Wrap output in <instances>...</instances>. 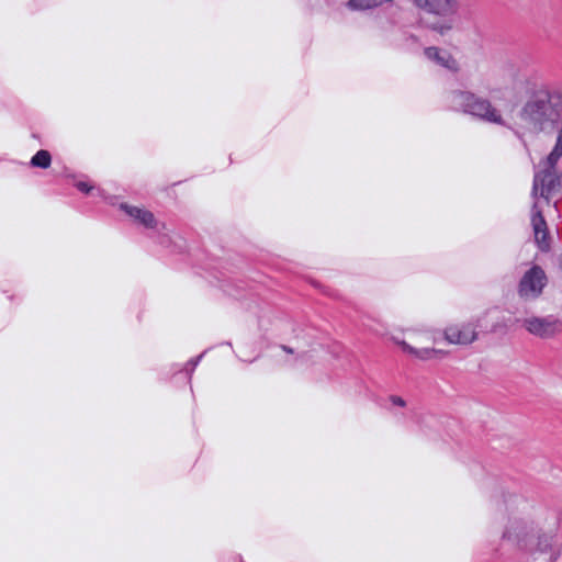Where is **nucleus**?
<instances>
[{
	"label": "nucleus",
	"mask_w": 562,
	"mask_h": 562,
	"mask_svg": "<svg viewBox=\"0 0 562 562\" xmlns=\"http://www.w3.org/2000/svg\"><path fill=\"white\" fill-rule=\"evenodd\" d=\"M457 103L464 111L477 115L488 122L508 124L518 134L544 132L549 128L553 110L544 97L529 100L522 108L514 112L509 121H505L501 112L486 100L476 98L471 93L462 92L457 97Z\"/></svg>",
	"instance_id": "1"
},
{
	"label": "nucleus",
	"mask_w": 562,
	"mask_h": 562,
	"mask_svg": "<svg viewBox=\"0 0 562 562\" xmlns=\"http://www.w3.org/2000/svg\"><path fill=\"white\" fill-rule=\"evenodd\" d=\"M387 337L402 352L420 360H432L442 355L430 344L432 335L418 327H395L387 331Z\"/></svg>",
	"instance_id": "2"
},
{
	"label": "nucleus",
	"mask_w": 562,
	"mask_h": 562,
	"mask_svg": "<svg viewBox=\"0 0 562 562\" xmlns=\"http://www.w3.org/2000/svg\"><path fill=\"white\" fill-rule=\"evenodd\" d=\"M414 4L428 16L424 26L440 36L450 34L456 27L457 0H413Z\"/></svg>",
	"instance_id": "3"
},
{
	"label": "nucleus",
	"mask_w": 562,
	"mask_h": 562,
	"mask_svg": "<svg viewBox=\"0 0 562 562\" xmlns=\"http://www.w3.org/2000/svg\"><path fill=\"white\" fill-rule=\"evenodd\" d=\"M562 188V173L555 169V165L549 166L546 159L541 162V170L535 177L533 194L540 195L544 202L550 195Z\"/></svg>",
	"instance_id": "4"
},
{
	"label": "nucleus",
	"mask_w": 562,
	"mask_h": 562,
	"mask_svg": "<svg viewBox=\"0 0 562 562\" xmlns=\"http://www.w3.org/2000/svg\"><path fill=\"white\" fill-rule=\"evenodd\" d=\"M547 279L544 272L539 267H532L527 270L519 283V294L526 299H532L538 296L544 285Z\"/></svg>",
	"instance_id": "5"
},
{
	"label": "nucleus",
	"mask_w": 562,
	"mask_h": 562,
	"mask_svg": "<svg viewBox=\"0 0 562 562\" xmlns=\"http://www.w3.org/2000/svg\"><path fill=\"white\" fill-rule=\"evenodd\" d=\"M443 337L449 344L469 345L476 339L477 333L471 323L450 324L443 329Z\"/></svg>",
	"instance_id": "6"
},
{
	"label": "nucleus",
	"mask_w": 562,
	"mask_h": 562,
	"mask_svg": "<svg viewBox=\"0 0 562 562\" xmlns=\"http://www.w3.org/2000/svg\"><path fill=\"white\" fill-rule=\"evenodd\" d=\"M425 58L448 70L456 71L459 69L458 60L446 49L436 46H429L424 49Z\"/></svg>",
	"instance_id": "7"
},
{
	"label": "nucleus",
	"mask_w": 562,
	"mask_h": 562,
	"mask_svg": "<svg viewBox=\"0 0 562 562\" xmlns=\"http://www.w3.org/2000/svg\"><path fill=\"white\" fill-rule=\"evenodd\" d=\"M525 328L533 335L549 337L559 330V324L551 318L531 317L525 321Z\"/></svg>",
	"instance_id": "8"
},
{
	"label": "nucleus",
	"mask_w": 562,
	"mask_h": 562,
	"mask_svg": "<svg viewBox=\"0 0 562 562\" xmlns=\"http://www.w3.org/2000/svg\"><path fill=\"white\" fill-rule=\"evenodd\" d=\"M120 209L125 212V214L134 222L142 224L145 227H155L157 224V221L155 220L154 214L135 204L130 203H122L120 205Z\"/></svg>",
	"instance_id": "9"
},
{
	"label": "nucleus",
	"mask_w": 562,
	"mask_h": 562,
	"mask_svg": "<svg viewBox=\"0 0 562 562\" xmlns=\"http://www.w3.org/2000/svg\"><path fill=\"white\" fill-rule=\"evenodd\" d=\"M562 158V121L559 122L555 128L554 144L546 157V164L549 166L557 165Z\"/></svg>",
	"instance_id": "10"
},
{
	"label": "nucleus",
	"mask_w": 562,
	"mask_h": 562,
	"mask_svg": "<svg viewBox=\"0 0 562 562\" xmlns=\"http://www.w3.org/2000/svg\"><path fill=\"white\" fill-rule=\"evenodd\" d=\"M536 241L541 246H547V227L543 218L539 215L532 218Z\"/></svg>",
	"instance_id": "11"
},
{
	"label": "nucleus",
	"mask_w": 562,
	"mask_h": 562,
	"mask_svg": "<svg viewBox=\"0 0 562 562\" xmlns=\"http://www.w3.org/2000/svg\"><path fill=\"white\" fill-rule=\"evenodd\" d=\"M352 9H371L382 5L391 0H344Z\"/></svg>",
	"instance_id": "12"
},
{
	"label": "nucleus",
	"mask_w": 562,
	"mask_h": 562,
	"mask_svg": "<svg viewBox=\"0 0 562 562\" xmlns=\"http://www.w3.org/2000/svg\"><path fill=\"white\" fill-rule=\"evenodd\" d=\"M50 164V155L46 150L37 151L32 158V165L35 167L47 168Z\"/></svg>",
	"instance_id": "13"
},
{
	"label": "nucleus",
	"mask_w": 562,
	"mask_h": 562,
	"mask_svg": "<svg viewBox=\"0 0 562 562\" xmlns=\"http://www.w3.org/2000/svg\"><path fill=\"white\" fill-rule=\"evenodd\" d=\"M392 402L395 404V405H398V406H404V401L400 397H394L392 398Z\"/></svg>",
	"instance_id": "14"
},
{
	"label": "nucleus",
	"mask_w": 562,
	"mask_h": 562,
	"mask_svg": "<svg viewBox=\"0 0 562 562\" xmlns=\"http://www.w3.org/2000/svg\"><path fill=\"white\" fill-rule=\"evenodd\" d=\"M79 189L82 191H89V188L83 183L79 184Z\"/></svg>",
	"instance_id": "15"
}]
</instances>
